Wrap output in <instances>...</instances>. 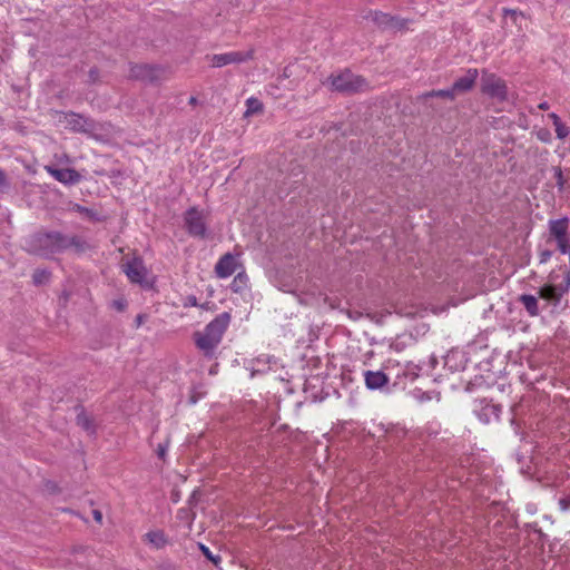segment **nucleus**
Listing matches in <instances>:
<instances>
[{
	"label": "nucleus",
	"mask_w": 570,
	"mask_h": 570,
	"mask_svg": "<svg viewBox=\"0 0 570 570\" xmlns=\"http://www.w3.org/2000/svg\"><path fill=\"white\" fill-rule=\"evenodd\" d=\"M189 104L195 106L197 104V98L196 97H190L189 98Z\"/></svg>",
	"instance_id": "c03bdc74"
},
{
	"label": "nucleus",
	"mask_w": 570,
	"mask_h": 570,
	"mask_svg": "<svg viewBox=\"0 0 570 570\" xmlns=\"http://www.w3.org/2000/svg\"><path fill=\"white\" fill-rule=\"evenodd\" d=\"M188 303L191 305V306H196L197 305V299L195 296H190L188 297Z\"/></svg>",
	"instance_id": "58836bf2"
},
{
	"label": "nucleus",
	"mask_w": 570,
	"mask_h": 570,
	"mask_svg": "<svg viewBox=\"0 0 570 570\" xmlns=\"http://www.w3.org/2000/svg\"><path fill=\"white\" fill-rule=\"evenodd\" d=\"M247 282H248L247 275L244 272L238 273L234 277V279L230 284V288L235 293H242L247 287Z\"/></svg>",
	"instance_id": "4be33fe9"
},
{
	"label": "nucleus",
	"mask_w": 570,
	"mask_h": 570,
	"mask_svg": "<svg viewBox=\"0 0 570 570\" xmlns=\"http://www.w3.org/2000/svg\"><path fill=\"white\" fill-rule=\"evenodd\" d=\"M124 273L127 275L131 283L139 284L140 286H148L147 282V268L139 257L126 262L122 265Z\"/></svg>",
	"instance_id": "0eeeda50"
},
{
	"label": "nucleus",
	"mask_w": 570,
	"mask_h": 570,
	"mask_svg": "<svg viewBox=\"0 0 570 570\" xmlns=\"http://www.w3.org/2000/svg\"><path fill=\"white\" fill-rule=\"evenodd\" d=\"M423 97L425 99L432 98V97H439V98H446V99L453 100L456 97V94L453 90V88L451 87L449 89L432 90L430 92H426Z\"/></svg>",
	"instance_id": "5701e85b"
},
{
	"label": "nucleus",
	"mask_w": 570,
	"mask_h": 570,
	"mask_svg": "<svg viewBox=\"0 0 570 570\" xmlns=\"http://www.w3.org/2000/svg\"><path fill=\"white\" fill-rule=\"evenodd\" d=\"M539 108H540V109H542V110H546V109H548V108H549V105H548L547 102H541V104L539 105Z\"/></svg>",
	"instance_id": "37998d69"
},
{
	"label": "nucleus",
	"mask_w": 570,
	"mask_h": 570,
	"mask_svg": "<svg viewBox=\"0 0 570 570\" xmlns=\"http://www.w3.org/2000/svg\"><path fill=\"white\" fill-rule=\"evenodd\" d=\"M65 121L67 126L77 132H95L97 124L79 114L68 112L65 115Z\"/></svg>",
	"instance_id": "9d476101"
},
{
	"label": "nucleus",
	"mask_w": 570,
	"mask_h": 570,
	"mask_svg": "<svg viewBox=\"0 0 570 570\" xmlns=\"http://www.w3.org/2000/svg\"><path fill=\"white\" fill-rule=\"evenodd\" d=\"M252 58L249 52L230 51L225 53L213 55L209 57L212 67L220 68L232 63H240Z\"/></svg>",
	"instance_id": "6e6552de"
},
{
	"label": "nucleus",
	"mask_w": 570,
	"mask_h": 570,
	"mask_svg": "<svg viewBox=\"0 0 570 570\" xmlns=\"http://www.w3.org/2000/svg\"><path fill=\"white\" fill-rule=\"evenodd\" d=\"M371 18L372 21L383 30H401L406 24L405 20L381 11L372 12Z\"/></svg>",
	"instance_id": "9b49d317"
},
{
	"label": "nucleus",
	"mask_w": 570,
	"mask_h": 570,
	"mask_svg": "<svg viewBox=\"0 0 570 570\" xmlns=\"http://www.w3.org/2000/svg\"><path fill=\"white\" fill-rule=\"evenodd\" d=\"M554 128L559 139H564L569 135V128L562 122H558Z\"/></svg>",
	"instance_id": "c85d7f7f"
},
{
	"label": "nucleus",
	"mask_w": 570,
	"mask_h": 570,
	"mask_svg": "<svg viewBox=\"0 0 570 570\" xmlns=\"http://www.w3.org/2000/svg\"><path fill=\"white\" fill-rule=\"evenodd\" d=\"M92 515L97 522L100 523L102 521V513L99 510H94Z\"/></svg>",
	"instance_id": "e433bc0d"
},
{
	"label": "nucleus",
	"mask_w": 570,
	"mask_h": 570,
	"mask_svg": "<svg viewBox=\"0 0 570 570\" xmlns=\"http://www.w3.org/2000/svg\"><path fill=\"white\" fill-rule=\"evenodd\" d=\"M72 210L78 213V214H80V215H82V216L89 217V218L94 217L92 209L83 207V206H81L79 204H73L72 205Z\"/></svg>",
	"instance_id": "cd10ccee"
},
{
	"label": "nucleus",
	"mask_w": 570,
	"mask_h": 570,
	"mask_svg": "<svg viewBox=\"0 0 570 570\" xmlns=\"http://www.w3.org/2000/svg\"><path fill=\"white\" fill-rule=\"evenodd\" d=\"M332 89L343 94H354L363 89L365 80L352 73L350 70H344L337 75H332L328 78Z\"/></svg>",
	"instance_id": "7ed1b4c3"
},
{
	"label": "nucleus",
	"mask_w": 570,
	"mask_h": 570,
	"mask_svg": "<svg viewBox=\"0 0 570 570\" xmlns=\"http://www.w3.org/2000/svg\"><path fill=\"white\" fill-rule=\"evenodd\" d=\"M246 111L245 116L248 117L250 115L257 114L263 110V104L254 97H250L246 100Z\"/></svg>",
	"instance_id": "b1692460"
},
{
	"label": "nucleus",
	"mask_w": 570,
	"mask_h": 570,
	"mask_svg": "<svg viewBox=\"0 0 570 570\" xmlns=\"http://www.w3.org/2000/svg\"><path fill=\"white\" fill-rule=\"evenodd\" d=\"M569 220L567 217L549 220V234L554 240L568 238Z\"/></svg>",
	"instance_id": "f3484780"
},
{
	"label": "nucleus",
	"mask_w": 570,
	"mask_h": 570,
	"mask_svg": "<svg viewBox=\"0 0 570 570\" xmlns=\"http://www.w3.org/2000/svg\"><path fill=\"white\" fill-rule=\"evenodd\" d=\"M548 135H549V134H548V132H546L544 135H540L539 137H540V139H541V140H547V139H546V136H548Z\"/></svg>",
	"instance_id": "49530a36"
},
{
	"label": "nucleus",
	"mask_w": 570,
	"mask_h": 570,
	"mask_svg": "<svg viewBox=\"0 0 570 570\" xmlns=\"http://www.w3.org/2000/svg\"><path fill=\"white\" fill-rule=\"evenodd\" d=\"M200 550L203 551V553L209 559L212 560L215 564H217L219 558H214V556L212 554L210 550L204 546V544H200Z\"/></svg>",
	"instance_id": "f704fd0d"
},
{
	"label": "nucleus",
	"mask_w": 570,
	"mask_h": 570,
	"mask_svg": "<svg viewBox=\"0 0 570 570\" xmlns=\"http://www.w3.org/2000/svg\"><path fill=\"white\" fill-rule=\"evenodd\" d=\"M488 410H491L492 412H494L495 407L494 406H491L490 409L487 407L485 411H488Z\"/></svg>",
	"instance_id": "de8ad7c7"
},
{
	"label": "nucleus",
	"mask_w": 570,
	"mask_h": 570,
	"mask_svg": "<svg viewBox=\"0 0 570 570\" xmlns=\"http://www.w3.org/2000/svg\"><path fill=\"white\" fill-rule=\"evenodd\" d=\"M237 262L233 254L223 255L215 266V273L219 278H227L236 271Z\"/></svg>",
	"instance_id": "2eb2a0df"
},
{
	"label": "nucleus",
	"mask_w": 570,
	"mask_h": 570,
	"mask_svg": "<svg viewBox=\"0 0 570 570\" xmlns=\"http://www.w3.org/2000/svg\"><path fill=\"white\" fill-rule=\"evenodd\" d=\"M557 243V248L559 249V252L561 254H567L569 253V244H568V238H563V239H558L556 240Z\"/></svg>",
	"instance_id": "c756f323"
},
{
	"label": "nucleus",
	"mask_w": 570,
	"mask_h": 570,
	"mask_svg": "<svg viewBox=\"0 0 570 570\" xmlns=\"http://www.w3.org/2000/svg\"><path fill=\"white\" fill-rule=\"evenodd\" d=\"M481 91L499 101H504L508 98V88L503 79L494 73L483 72L481 77Z\"/></svg>",
	"instance_id": "39448f33"
},
{
	"label": "nucleus",
	"mask_w": 570,
	"mask_h": 570,
	"mask_svg": "<svg viewBox=\"0 0 570 570\" xmlns=\"http://www.w3.org/2000/svg\"><path fill=\"white\" fill-rule=\"evenodd\" d=\"M129 76L134 79L154 82L159 79V67L150 65H135L131 66Z\"/></svg>",
	"instance_id": "4468645a"
},
{
	"label": "nucleus",
	"mask_w": 570,
	"mask_h": 570,
	"mask_svg": "<svg viewBox=\"0 0 570 570\" xmlns=\"http://www.w3.org/2000/svg\"><path fill=\"white\" fill-rule=\"evenodd\" d=\"M229 322V313L224 312L210 321L203 331L194 333V343L206 358L212 360L216 357V350L222 343Z\"/></svg>",
	"instance_id": "f03ea898"
},
{
	"label": "nucleus",
	"mask_w": 570,
	"mask_h": 570,
	"mask_svg": "<svg viewBox=\"0 0 570 570\" xmlns=\"http://www.w3.org/2000/svg\"><path fill=\"white\" fill-rule=\"evenodd\" d=\"M216 373V365L213 366L210 370H209V374L214 375Z\"/></svg>",
	"instance_id": "a18cd8bd"
},
{
	"label": "nucleus",
	"mask_w": 570,
	"mask_h": 570,
	"mask_svg": "<svg viewBox=\"0 0 570 570\" xmlns=\"http://www.w3.org/2000/svg\"><path fill=\"white\" fill-rule=\"evenodd\" d=\"M45 170L63 185H76L81 180V175L72 168H58L48 165L45 166Z\"/></svg>",
	"instance_id": "1a4fd4ad"
},
{
	"label": "nucleus",
	"mask_w": 570,
	"mask_h": 570,
	"mask_svg": "<svg viewBox=\"0 0 570 570\" xmlns=\"http://www.w3.org/2000/svg\"><path fill=\"white\" fill-rule=\"evenodd\" d=\"M559 505L562 511L570 510V497H564L559 500Z\"/></svg>",
	"instance_id": "72a5a7b5"
},
{
	"label": "nucleus",
	"mask_w": 570,
	"mask_h": 570,
	"mask_svg": "<svg viewBox=\"0 0 570 570\" xmlns=\"http://www.w3.org/2000/svg\"><path fill=\"white\" fill-rule=\"evenodd\" d=\"M421 371V367L413 362L400 363V367L394 368L392 377H394V385L405 383L404 381H414Z\"/></svg>",
	"instance_id": "ddd939ff"
},
{
	"label": "nucleus",
	"mask_w": 570,
	"mask_h": 570,
	"mask_svg": "<svg viewBox=\"0 0 570 570\" xmlns=\"http://www.w3.org/2000/svg\"><path fill=\"white\" fill-rule=\"evenodd\" d=\"M115 306L117 307V309L122 311L125 307V304L122 302H115Z\"/></svg>",
	"instance_id": "a19ab883"
},
{
	"label": "nucleus",
	"mask_w": 570,
	"mask_h": 570,
	"mask_svg": "<svg viewBox=\"0 0 570 570\" xmlns=\"http://www.w3.org/2000/svg\"><path fill=\"white\" fill-rule=\"evenodd\" d=\"M146 539L149 543H151L155 548H163L167 543L166 535L163 531H150L146 533Z\"/></svg>",
	"instance_id": "412c9836"
},
{
	"label": "nucleus",
	"mask_w": 570,
	"mask_h": 570,
	"mask_svg": "<svg viewBox=\"0 0 570 570\" xmlns=\"http://www.w3.org/2000/svg\"><path fill=\"white\" fill-rule=\"evenodd\" d=\"M502 13L504 17H511L514 21L517 19L518 16H522V12L521 11H518L515 9H508V8H503L502 9Z\"/></svg>",
	"instance_id": "473e14b6"
},
{
	"label": "nucleus",
	"mask_w": 570,
	"mask_h": 570,
	"mask_svg": "<svg viewBox=\"0 0 570 570\" xmlns=\"http://www.w3.org/2000/svg\"><path fill=\"white\" fill-rule=\"evenodd\" d=\"M89 73H90V78L95 80L98 75V71H97V69H91Z\"/></svg>",
	"instance_id": "79ce46f5"
},
{
	"label": "nucleus",
	"mask_w": 570,
	"mask_h": 570,
	"mask_svg": "<svg viewBox=\"0 0 570 570\" xmlns=\"http://www.w3.org/2000/svg\"><path fill=\"white\" fill-rule=\"evenodd\" d=\"M28 253L51 259L69 250L80 255L90 249L89 243L76 234L41 229L30 235L24 243Z\"/></svg>",
	"instance_id": "f257e3e1"
},
{
	"label": "nucleus",
	"mask_w": 570,
	"mask_h": 570,
	"mask_svg": "<svg viewBox=\"0 0 570 570\" xmlns=\"http://www.w3.org/2000/svg\"><path fill=\"white\" fill-rule=\"evenodd\" d=\"M552 170L554 173L557 187L561 191V190H563L566 181H567L566 178L563 177L562 169L560 167H553Z\"/></svg>",
	"instance_id": "bb28decb"
},
{
	"label": "nucleus",
	"mask_w": 570,
	"mask_h": 570,
	"mask_svg": "<svg viewBox=\"0 0 570 570\" xmlns=\"http://www.w3.org/2000/svg\"><path fill=\"white\" fill-rule=\"evenodd\" d=\"M50 272L47 269H36L32 275V281L36 285H42L49 281Z\"/></svg>",
	"instance_id": "393cba45"
},
{
	"label": "nucleus",
	"mask_w": 570,
	"mask_h": 570,
	"mask_svg": "<svg viewBox=\"0 0 570 570\" xmlns=\"http://www.w3.org/2000/svg\"><path fill=\"white\" fill-rule=\"evenodd\" d=\"M6 183V175L2 170H0V186Z\"/></svg>",
	"instance_id": "ea45409f"
},
{
	"label": "nucleus",
	"mask_w": 570,
	"mask_h": 570,
	"mask_svg": "<svg viewBox=\"0 0 570 570\" xmlns=\"http://www.w3.org/2000/svg\"><path fill=\"white\" fill-rule=\"evenodd\" d=\"M77 424L87 431L89 434H94L96 431L95 424L91 417L85 412L81 411L77 414Z\"/></svg>",
	"instance_id": "aec40b11"
},
{
	"label": "nucleus",
	"mask_w": 570,
	"mask_h": 570,
	"mask_svg": "<svg viewBox=\"0 0 570 570\" xmlns=\"http://www.w3.org/2000/svg\"><path fill=\"white\" fill-rule=\"evenodd\" d=\"M167 450H168V442L159 443L157 445V450H156L157 456L161 460H165Z\"/></svg>",
	"instance_id": "7c9ffc66"
},
{
	"label": "nucleus",
	"mask_w": 570,
	"mask_h": 570,
	"mask_svg": "<svg viewBox=\"0 0 570 570\" xmlns=\"http://www.w3.org/2000/svg\"><path fill=\"white\" fill-rule=\"evenodd\" d=\"M552 256V252L550 249H542L539 253V262L540 264H546Z\"/></svg>",
	"instance_id": "2f4dec72"
},
{
	"label": "nucleus",
	"mask_w": 570,
	"mask_h": 570,
	"mask_svg": "<svg viewBox=\"0 0 570 570\" xmlns=\"http://www.w3.org/2000/svg\"><path fill=\"white\" fill-rule=\"evenodd\" d=\"M478 76V69L471 68L465 72L464 76L458 78L452 85V88L455 91L456 96L459 94H463L471 90L475 83Z\"/></svg>",
	"instance_id": "dca6fc26"
},
{
	"label": "nucleus",
	"mask_w": 570,
	"mask_h": 570,
	"mask_svg": "<svg viewBox=\"0 0 570 570\" xmlns=\"http://www.w3.org/2000/svg\"><path fill=\"white\" fill-rule=\"evenodd\" d=\"M468 354L460 348H452L444 356V367L450 372H461L464 371L468 364Z\"/></svg>",
	"instance_id": "f8f14e48"
},
{
	"label": "nucleus",
	"mask_w": 570,
	"mask_h": 570,
	"mask_svg": "<svg viewBox=\"0 0 570 570\" xmlns=\"http://www.w3.org/2000/svg\"><path fill=\"white\" fill-rule=\"evenodd\" d=\"M549 117L553 120V125L556 126L558 122H561L559 116L554 112L550 114Z\"/></svg>",
	"instance_id": "4c0bfd02"
},
{
	"label": "nucleus",
	"mask_w": 570,
	"mask_h": 570,
	"mask_svg": "<svg viewBox=\"0 0 570 570\" xmlns=\"http://www.w3.org/2000/svg\"><path fill=\"white\" fill-rule=\"evenodd\" d=\"M145 318H146V316L144 314H138L135 320L136 326L137 327L141 326L145 322Z\"/></svg>",
	"instance_id": "c9c22d12"
},
{
	"label": "nucleus",
	"mask_w": 570,
	"mask_h": 570,
	"mask_svg": "<svg viewBox=\"0 0 570 570\" xmlns=\"http://www.w3.org/2000/svg\"><path fill=\"white\" fill-rule=\"evenodd\" d=\"M520 303L523 305L530 316H538L540 311L538 299L533 295L523 294L519 297Z\"/></svg>",
	"instance_id": "6ab92c4d"
},
{
	"label": "nucleus",
	"mask_w": 570,
	"mask_h": 570,
	"mask_svg": "<svg viewBox=\"0 0 570 570\" xmlns=\"http://www.w3.org/2000/svg\"><path fill=\"white\" fill-rule=\"evenodd\" d=\"M538 294L540 298L552 303L554 306H558L561 302L556 285L546 284L542 287H540Z\"/></svg>",
	"instance_id": "a211bd4d"
},
{
	"label": "nucleus",
	"mask_w": 570,
	"mask_h": 570,
	"mask_svg": "<svg viewBox=\"0 0 570 570\" xmlns=\"http://www.w3.org/2000/svg\"><path fill=\"white\" fill-rule=\"evenodd\" d=\"M187 233L197 238H205L207 233L206 217L202 210L196 207L189 208L184 215Z\"/></svg>",
	"instance_id": "423d86ee"
},
{
	"label": "nucleus",
	"mask_w": 570,
	"mask_h": 570,
	"mask_svg": "<svg viewBox=\"0 0 570 570\" xmlns=\"http://www.w3.org/2000/svg\"><path fill=\"white\" fill-rule=\"evenodd\" d=\"M556 286H557L558 295H559V297L561 299L562 296L569 292V288H570V275L567 274L563 277L562 282L560 284L556 285Z\"/></svg>",
	"instance_id": "a878e982"
},
{
	"label": "nucleus",
	"mask_w": 570,
	"mask_h": 570,
	"mask_svg": "<svg viewBox=\"0 0 570 570\" xmlns=\"http://www.w3.org/2000/svg\"><path fill=\"white\" fill-rule=\"evenodd\" d=\"M400 367V362L395 360H387L384 365V371H365L364 380L368 390H377L383 387L392 379L394 368Z\"/></svg>",
	"instance_id": "20e7f679"
}]
</instances>
